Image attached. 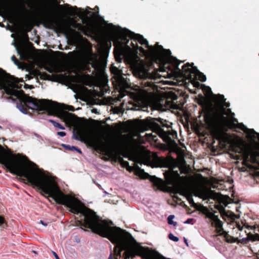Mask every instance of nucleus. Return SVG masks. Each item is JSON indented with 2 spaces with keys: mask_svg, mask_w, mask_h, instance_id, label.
<instances>
[{
  "mask_svg": "<svg viewBox=\"0 0 259 259\" xmlns=\"http://www.w3.org/2000/svg\"><path fill=\"white\" fill-rule=\"evenodd\" d=\"M52 101L47 99H37L26 95L23 92L19 102H17V108L22 113L27 114L30 109L38 112H46L49 115L60 118L67 125L74 123L77 118L74 114L59 109L50 103Z\"/></svg>",
  "mask_w": 259,
  "mask_h": 259,
  "instance_id": "nucleus-1",
  "label": "nucleus"
},
{
  "mask_svg": "<svg viewBox=\"0 0 259 259\" xmlns=\"http://www.w3.org/2000/svg\"><path fill=\"white\" fill-rule=\"evenodd\" d=\"M73 138L82 142H88L96 151L105 156L103 159L108 160L109 158L117 159L121 164L124 159L118 155L117 151V143L111 141L106 143L97 136L89 137L85 131L78 127L73 131Z\"/></svg>",
  "mask_w": 259,
  "mask_h": 259,
  "instance_id": "nucleus-2",
  "label": "nucleus"
},
{
  "mask_svg": "<svg viewBox=\"0 0 259 259\" xmlns=\"http://www.w3.org/2000/svg\"><path fill=\"white\" fill-rule=\"evenodd\" d=\"M213 139L218 140L220 144L225 146L227 144H231L232 151L239 154H242L244 160L243 164L245 165L250 156L251 162L256 163L257 158L259 157V152L248 148L244 141L239 139L238 141L234 142L230 135L219 126H214L211 131Z\"/></svg>",
  "mask_w": 259,
  "mask_h": 259,
  "instance_id": "nucleus-3",
  "label": "nucleus"
},
{
  "mask_svg": "<svg viewBox=\"0 0 259 259\" xmlns=\"http://www.w3.org/2000/svg\"><path fill=\"white\" fill-rule=\"evenodd\" d=\"M20 82H23V80L15 77L0 68V90H3L6 94L10 96L8 99L16 102V104L17 102H19L24 92L17 90L20 89L22 87V84H19Z\"/></svg>",
  "mask_w": 259,
  "mask_h": 259,
  "instance_id": "nucleus-4",
  "label": "nucleus"
},
{
  "mask_svg": "<svg viewBox=\"0 0 259 259\" xmlns=\"http://www.w3.org/2000/svg\"><path fill=\"white\" fill-rule=\"evenodd\" d=\"M147 125L148 127L158 135L163 141L169 143L171 137L177 135V133L172 130L171 126L168 125L166 120L158 118L147 119Z\"/></svg>",
  "mask_w": 259,
  "mask_h": 259,
  "instance_id": "nucleus-5",
  "label": "nucleus"
},
{
  "mask_svg": "<svg viewBox=\"0 0 259 259\" xmlns=\"http://www.w3.org/2000/svg\"><path fill=\"white\" fill-rule=\"evenodd\" d=\"M135 33L126 28L121 29L120 32V38L121 41L117 40L114 44V54L116 60L121 62L125 57L126 50L131 49L128 46L130 39L133 40Z\"/></svg>",
  "mask_w": 259,
  "mask_h": 259,
  "instance_id": "nucleus-6",
  "label": "nucleus"
},
{
  "mask_svg": "<svg viewBox=\"0 0 259 259\" xmlns=\"http://www.w3.org/2000/svg\"><path fill=\"white\" fill-rule=\"evenodd\" d=\"M171 61L172 63L175 65L176 69L179 70V73L184 78L188 79H191L193 78V76H197L198 79L204 82L206 80L205 75L200 71L198 70L196 67H191V64L189 63L184 65L182 67V69H181L179 68V64L182 62L178 59L174 57H171ZM193 65V63H192Z\"/></svg>",
  "mask_w": 259,
  "mask_h": 259,
  "instance_id": "nucleus-7",
  "label": "nucleus"
},
{
  "mask_svg": "<svg viewBox=\"0 0 259 259\" xmlns=\"http://www.w3.org/2000/svg\"><path fill=\"white\" fill-rule=\"evenodd\" d=\"M156 49H157V53L155 55H152V56H155L160 54L161 52H164V54L165 56H167L168 58L166 59H163L161 60V64L160 67L161 71H169L171 70L170 64L173 65L175 71L179 72V70L176 69L175 65L172 63L171 61V57L173 56H170L171 52L169 50L164 49L162 46H160L158 43L156 45ZM176 59H177L176 58Z\"/></svg>",
  "mask_w": 259,
  "mask_h": 259,
  "instance_id": "nucleus-8",
  "label": "nucleus"
},
{
  "mask_svg": "<svg viewBox=\"0 0 259 259\" xmlns=\"http://www.w3.org/2000/svg\"><path fill=\"white\" fill-rule=\"evenodd\" d=\"M135 172L136 175L140 177L142 179H149L150 182L153 184L157 187L159 189H162L164 186V181L159 178H157L155 176H151L148 173L144 171V170L141 169L139 166H136Z\"/></svg>",
  "mask_w": 259,
  "mask_h": 259,
  "instance_id": "nucleus-9",
  "label": "nucleus"
},
{
  "mask_svg": "<svg viewBox=\"0 0 259 259\" xmlns=\"http://www.w3.org/2000/svg\"><path fill=\"white\" fill-rule=\"evenodd\" d=\"M210 219H211L212 222H211V225L212 226H214L216 228V231L218 233L220 234V235H224L225 238H226L227 242H233L234 241H230L227 239V236L228 235L227 233L224 231L223 228V223L219 219L217 215H215L214 214H211L210 216L209 217Z\"/></svg>",
  "mask_w": 259,
  "mask_h": 259,
  "instance_id": "nucleus-10",
  "label": "nucleus"
},
{
  "mask_svg": "<svg viewBox=\"0 0 259 259\" xmlns=\"http://www.w3.org/2000/svg\"><path fill=\"white\" fill-rule=\"evenodd\" d=\"M133 40L135 41L136 43H137V41H138L141 45H145V47L148 49L149 54L151 55H155L157 53V49H156V47L153 46H150L147 40L144 38L143 35L135 33Z\"/></svg>",
  "mask_w": 259,
  "mask_h": 259,
  "instance_id": "nucleus-11",
  "label": "nucleus"
},
{
  "mask_svg": "<svg viewBox=\"0 0 259 259\" xmlns=\"http://www.w3.org/2000/svg\"><path fill=\"white\" fill-rule=\"evenodd\" d=\"M76 29L80 31L84 35L90 36L91 34L94 33V28L92 24L83 25L80 23H77Z\"/></svg>",
  "mask_w": 259,
  "mask_h": 259,
  "instance_id": "nucleus-12",
  "label": "nucleus"
},
{
  "mask_svg": "<svg viewBox=\"0 0 259 259\" xmlns=\"http://www.w3.org/2000/svg\"><path fill=\"white\" fill-rule=\"evenodd\" d=\"M180 178V176L177 171H172L166 176V179L169 185L174 186L178 184Z\"/></svg>",
  "mask_w": 259,
  "mask_h": 259,
  "instance_id": "nucleus-13",
  "label": "nucleus"
},
{
  "mask_svg": "<svg viewBox=\"0 0 259 259\" xmlns=\"http://www.w3.org/2000/svg\"><path fill=\"white\" fill-rule=\"evenodd\" d=\"M218 116V113L208 111L205 113V121L208 124H214L217 122Z\"/></svg>",
  "mask_w": 259,
  "mask_h": 259,
  "instance_id": "nucleus-14",
  "label": "nucleus"
},
{
  "mask_svg": "<svg viewBox=\"0 0 259 259\" xmlns=\"http://www.w3.org/2000/svg\"><path fill=\"white\" fill-rule=\"evenodd\" d=\"M178 99L177 95L174 93H169L165 100V104L166 107H169L172 104L175 100H177Z\"/></svg>",
  "mask_w": 259,
  "mask_h": 259,
  "instance_id": "nucleus-15",
  "label": "nucleus"
},
{
  "mask_svg": "<svg viewBox=\"0 0 259 259\" xmlns=\"http://www.w3.org/2000/svg\"><path fill=\"white\" fill-rule=\"evenodd\" d=\"M63 146L65 148V149L70 150V151H76L78 153L81 154L82 152L80 149L74 146H70L68 145L63 144Z\"/></svg>",
  "mask_w": 259,
  "mask_h": 259,
  "instance_id": "nucleus-16",
  "label": "nucleus"
},
{
  "mask_svg": "<svg viewBox=\"0 0 259 259\" xmlns=\"http://www.w3.org/2000/svg\"><path fill=\"white\" fill-rule=\"evenodd\" d=\"M207 195L210 198L215 199L218 197L219 193L213 190H209L208 192Z\"/></svg>",
  "mask_w": 259,
  "mask_h": 259,
  "instance_id": "nucleus-17",
  "label": "nucleus"
},
{
  "mask_svg": "<svg viewBox=\"0 0 259 259\" xmlns=\"http://www.w3.org/2000/svg\"><path fill=\"white\" fill-rule=\"evenodd\" d=\"M7 226V223L5 218L3 216L0 215V227L2 229H5L6 228Z\"/></svg>",
  "mask_w": 259,
  "mask_h": 259,
  "instance_id": "nucleus-18",
  "label": "nucleus"
},
{
  "mask_svg": "<svg viewBox=\"0 0 259 259\" xmlns=\"http://www.w3.org/2000/svg\"><path fill=\"white\" fill-rule=\"evenodd\" d=\"M120 165L123 167H125L126 169L130 171H131L133 170V167L130 166L129 163L127 161H123L122 163L120 164Z\"/></svg>",
  "mask_w": 259,
  "mask_h": 259,
  "instance_id": "nucleus-19",
  "label": "nucleus"
},
{
  "mask_svg": "<svg viewBox=\"0 0 259 259\" xmlns=\"http://www.w3.org/2000/svg\"><path fill=\"white\" fill-rule=\"evenodd\" d=\"M49 121L51 122L55 127L61 130H65V127L63 125H62L60 123L54 121V120L50 119Z\"/></svg>",
  "mask_w": 259,
  "mask_h": 259,
  "instance_id": "nucleus-20",
  "label": "nucleus"
},
{
  "mask_svg": "<svg viewBox=\"0 0 259 259\" xmlns=\"http://www.w3.org/2000/svg\"><path fill=\"white\" fill-rule=\"evenodd\" d=\"M187 200L192 207H196L197 204L194 202L192 196L190 195L187 197Z\"/></svg>",
  "mask_w": 259,
  "mask_h": 259,
  "instance_id": "nucleus-21",
  "label": "nucleus"
},
{
  "mask_svg": "<svg viewBox=\"0 0 259 259\" xmlns=\"http://www.w3.org/2000/svg\"><path fill=\"white\" fill-rule=\"evenodd\" d=\"M174 215H170L169 216H168L167 218V223L169 225H172L174 226H176L177 225V223L173 221L172 220L174 218Z\"/></svg>",
  "mask_w": 259,
  "mask_h": 259,
  "instance_id": "nucleus-22",
  "label": "nucleus"
},
{
  "mask_svg": "<svg viewBox=\"0 0 259 259\" xmlns=\"http://www.w3.org/2000/svg\"><path fill=\"white\" fill-rule=\"evenodd\" d=\"M216 99L218 102H220L221 104H223L226 101V99H225L224 95L220 94H219L217 96H216Z\"/></svg>",
  "mask_w": 259,
  "mask_h": 259,
  "instance_id": "nucleus-23",
  "label": "nucleus"
},
{
  "mask_svg": "<svg viewBox=\"0 0 259 259\" xmlns=\"http://www.w3.org/2000/svg\"><path fill=\"white\" fill-rule=\"evenodd\" d=\"M134 47L136 48V51L139 50L141 53L143 54H146L147 52L142 47H139L137 43H136Z\"/></svg>",
  "mask_w": 259,
  "mask_h": 259,
  "instance_id": "nucleus-24",
  "label": "nucleus"
},
{
  "mask_svg": "<svg viewBox=\"0 0 259 259\" xmlns=\"http://www.w3.org/2000/svg\"><path fill=\"white\" fill-rule=\"evenodd\" d=\"M168 238L169 239L174 241H175V242H178L179 241V238L176 237V236H175L172 234L171 233H170L169 235H168Z\"/></svg>",
  "mask_w": 259,
  "mask_h": 259,
  "instance_id": "nucleus-25",
  "label": "nucleus"
},
{
  "mask_svg": "<svg viewBox=\"0 0 259 259\" xmlns=\"http://www.w3.org/2000/svg\"><path fill=\"white\" fill-rule=\"evenodd\" d=\"M50 77V75L46 73H43L41 75V78L44 79H47Z\"/></svg>",
  "mask_w": 259,
  "mask_h": 259,
  "instance_id": "nucleus-26",
  "label": "nucleus"
},
{
  "mask_svg": "<svg viewBox=\"0 0 259 259\" xmlns=\"http://www.w3.org/2000/svg\"><path fill=\"white\" fill-rule=\"evenodd\" d=\"M253 236L254 237V238H255V239H253V241H259V234L256 233V234H254V235Z\"/></svg>",
  "mask_w": 259,
  "mask_h": 259,
  "instance_id": "nucleus-27",
  "label": "nucleus"
},
{
  "mask_svg": "<svg viewBox=\"0 0 259 259\" xmlns=\"http://www.w3.org/2000/svg\"><path fill=\"white\" fill-rule=\"evenodd\" d=\"M236 126L242 130H244V128H246L242 123H238L237 125H236Z\"/></svg>",
  "mask_w": 259,
  "mask_h": 259,
  "instance_id": "nucleus-28",
  "label": "nucleus"
},
{
  "mask_svg": "<svg viewBox=\"0 0 259 259\" xmlns=\"http://www.w3.org/2000/svg\"><path fill=\"white\" fill-rule=\"evenodd\" d=\"M57 135L61 137H64L66 136V134L65 132H58L57 133Z\"/></svg>",
  "mask_w": 259,
  "mask_h": 259,
  "instance_id": "nucleus-29",
  "label": "nucleus"
},
{
  "mask_svg": "<svg viewBox=\"0 0 259 259\" xmlns=\"http://www.w3.org/2000/svg\"><path fill=\"white\" fill-rule=\"evenodd\" d=\"M65 109L72 111H73L74 110V108L72 106L68 105Z\"/></svg>",
  "mask_w": 259,
  "mask_h": 259,
  "instance_id": "nucleus-30",
  "label": "nucleus"
},
{
  "mask_svg": "<svg viewBox=\"0 0 259 259\" xmlns=\"http://www.w3.org/2000/svg\"><path fill=\"white\" fill-rule=\"evenodd\" d=\"M253 235H254L253 234H249L248 235V236H247V237H248V239L249 240H251V241H253V239H255L254 237L253 236Z\"/></svg>",
  "mask_w": 259,
  "mask_h": 259,
  "instance_id": "nucleus-31",
  "label": "nucleus"
},
{
  "mask_svg": "<svg viewBox=\"0 0 259 259\" xmlns=\"http://www.w3.org/2000/svg\"><path fill=\"white\" fill-rule=\"evenodd\" d=\"M193 221V219H188L184 223L185 224H192Z\"/></svg>",
  "mask_w": 259,
  "mask_h": 259,
  "instance_id": "nucleus-32",
  "label": "nucleus"
},
{
  "mask_svg": "<svg viewBox=\"0 0 259 259\" xmlns=\"http://www.w3.org/2000/svg\"><path fill=\"white\" fill-rule=\"evenodd\" d=\"M17 52H18V54L20 56H21L23 54V50L22 49L18 48H17Z\"/></svg>",
  "mask_w": 259,
  "mask_h": 259,
  "instance_id": "nucleus-33",
  "label": "nucleus"
},
{
  "mask_svg": "<svg viewBox=\"0 0 259 259\" xmlns=\"http://www.w3.org/2000/svg\"><path fill=\"white\" fill-rule=\"evenodd\" d=\"M135 42H136L135 41ZM135 44L136 43H134L133 41H131V43H130V45H128L130 47L131 46L133 49L135 50L136 49V47H134L135 46Z\"/></svg>",
  "mask_w": 259,
  "mask_h": 259,
  "instance_id": "nucleus-34",
  "label": "nucleus"
},
{
  "mask_svg": "<svg viewBox=\"0 0 259 259\" xmlns=\"http://www.w3.org/2000/svg\"><path fill=\"white\" fill-rule=\"evenodd\" d=\"M12 60L14 62L15 64H17L18 63V60L15 56H13L12 57Z\"/></svg>",
  "mask_w": 259,
  "mask_h": 259,
  "instance_id": "nucleus-35",
  "label": "nucleus"
},
{
  "mask_svg": "<svg viewBox=\"0 0 259 259\" xmlns=\"http://www.w3.org/2000/svg\"><path fill=\"white\" fill-rule=\"evenodd\" d=\"M180 205L185 207H187V206L185 204L184 202L183 201L180 202Z\"/></svg>",
  "mask_w": 259,
  "mask_h": 259,
  "instance_id": "nucleus-36",
  "label": "nucleus"
},
{
  "mask_svg": "<svg viewBox=\"0 0 259 259\" xmlns=\"http://www.w3.org/2000/svg\"><path fill=\"white\" fill-rule=\"evenodd\" d=\"M53 253L56 259H60L58 254L54 251H53Z\"/></svg>",
  "mask_w": 259,
  "mask_h": 259,
  "instance_id": "nucleus-37",
  "label": "nucleus"
},
{
  "mask_svg": "<svg viewBox=\"0 0 259 259\" xmlns=\"http://www.w3.org/2000/svg\"><path fill=\"white\" fill-rule=\"evenodd\" d=\"M224 103V106H226V107H228L230 106V103H226L225 101Z\"/></svg>",
  "mask_w": 259,
  "mask_h": 259,
  "instance_id": "nucleus-38",
  "label": "nucleus"
},
{
  "mask_svg": "<svg viewBox=\"0 0 259 259\" xmlns=\"http://www.w3.org/2000/svg\"><path fill=\"white\" fill-rule=\"evenodd\" d=\"M174 198L176 199L177 202H180L182 201L181 199L179 198L178 196H175Z\"/></svg>",
  "mask_w": 259,
  "mask_h": 259,
  "instance_id": "nucleus-39",
  "label": "nucleus"
},
{
  "mask_svg": "<svg viewBox=\"0 0 259 259\" xmlns=\"http://www.w3.org/2000/svg\"><path fill=\"white\" fill-rule=\"evenodd\" d=\"M40 224H41L42 225H44L45 226H47V223H45L42 221H40Z\"/></svg>",
  "mask_w": 259,
  "mask_h": 259,
  "instance_id": "nucleus-40",
  "label": "nucleus"
},
{
  "mask_svg": "<svg viewBox=\"0 0 259 259\" xmlns=\"http://www.w3.org/2000/svg\"><path fill=\"white\" fill-rule=\"evenodd\" d=\"M238 228L239 230L241 231L242 230L243 227H241L240 225H238Z\"/></svg>",
  "mask_w": 259,
  "mask_h": 259,
  "instance_id": "nucleus-41",
  "label": "nucleus"
},
{
  "mask_svg": "<svg viewBox=\"0 0 259 259\" xmlns=\"http://www.w3.org/2000/svg\"><path fill=\"white\" fill-rule=\"evenodd\" d=\"M70 9L71 10L74 9L75 10H77L78 9V8L76 7H70Z\"/></svg>",
  "mask_w": 259,
  "mask_h": 259,
  "instance_id": "nucleus-42",
  "label": "nucleus"
},
{
  "mask_svg": "<svg viewBox=\"0 0 259 259\" xmlns=\"http://www.w3.org/2000/svg\"><path fill=\"white\" fill-rule=\"evenodd\" d=\"M93 112L96 113H97V110L96 109H93Z\"/></svg>",
  "mask_w": 259,
  "mask_h": 259,
  "instance_id": "nucleus-43",
  "label": "nucleus"
},
{
  "mask_svg": "<svg viewBox=\"0 0 259 259\" xmlns=\"http://www.w3.org/2000/svg\"><path fill=\"white\" fill-rule=\"evenodd\" d=\"M92 14L94 16H97V15H98V14H97V13H95V12H92Z\"/></svg>",
  "mask_w": 259,
  "mask_h": 259,
  "instance_id": "nucleus-44",
  "label": "nucleus"
},
{
  "mask_svg": "<svg viewBox=\"0 0 259 259\" xmlns=\"http://www.w3.org/2000/svg\"><path fill=\"white\" fill-rule=\"evenodd\" d=\"M84 40H85L88 43H89V44L91 46V44L90 42H89V41L87 40V39L86 38H84Z\"/></svg>",
  "mask_w": 259,
  "mask_h": 259,
  "instance_id": "nucleus-45",
  "label": "nucleus"
},
{
  "mask_svg": "<svg viewBox=\"0 0 259 259\" xmlns=\"http://www.w3.org/2000/svg\"><path fill=\"white\" fill-rule=\"evenodd\" d=\"M184 241H185V243L186 244V245L188 246V242H187V239H186L185 238L184 239Z\"/></svg>",
  "mask_w": 259,
  "mask_h": 259,
  "instance_id": "nucleus-46",
  "label": "nucleus"
},
{
  "mask_svg": "<svg viewBox=\"0 0 259 259\" xmlns=\"http://www.w3.org/2000/svg\"><path fill=\"white\" fill-rule=\"evenodd\" d=\"M155 138H156V136H153L152 137V140H154V141H156V139H155Z\"/></svg>",
  "mask_w": 259,
  "mask_h": 259,
  "instance_id": "nucleus-47",
  "label": "nucleus"
},
{
  "mask_svg": "<svg viewBox=\"0 0 259 259\" xmlns=\"http://www.w3.org/2000/svg\"><path fill=\"white\" fill-rule=\"evenodd\" d=\"M256 256L258 259H259V250L258 252L256 253Z\"/></svg>",
  "mask_w": 259,
  "mask_h": 259,
  "instance_id": "nucleus-48",
  "label": "nucleus"
},
{
  "mask_svg": "<svg viewBox=\"0 0 259 259\" xmlns=\"http://www.w3.org/2000/svg\"><path fill=\"white\" fill-rule=\"evenodd\" d=\"M90 54H91V55H92V52L91 49L90 50Z\"/></svg>",
  "mask_w": 259,
  "mask_h": 259,
  "instance_id": "nucleus-49",
  "label": "nucleus"
},
{
  "mask_svg": "<svg viewBox=\"0 0 259 259\" xmlns=\"http://www.w3.org/2000/svg\"><path fill=\"white\" fill-rule=\"evenodd\" d=\"M48 71H49L50 72H51V73H52V71L51 69H50V70H48Z\"/></svg>",
  "mask_w": 259,
  "mask_h": 259,
  "instance_id": "nucleus-50",
  "label": "nucleus"
},
{
  "mask_svg": "<svg viewBox=\"0 0 259 259\" xmlns=\"http://www.w3.org/2000/svg\"><path fill=\"white\" fill-rule=\"evenodd\" d=\"M228 111L231 112V110L230 109H227Z\"/></svg>",
  "mask_w": 259,
  "mask_h": 259,
  "instance_id": "nucleus-51",
  "label": "nucleus"
},
{
  "mask_svg": "<svg viewBox=\"0 0 259 259\" xmlns=\"http://www.w3.org/2000/svg\"><path fill=\"white\" fill-rule=\"evenodd\" d=\"M234 120L235 121H236V122L237 121V119L236 118H234Z\"/></svg>",
  "mask_w": 259,
  "mask_h": 259,
  "instance_id": "nucleus-52",
  "label": "nucleus"
},
{
  "mask_svg": "<svg viewBox=\"0 0 259 259\" xmlns=\"http://www.w3.org/2000/svg\"><path fill=\"white\" fill-rule=\"evenodd\" d=\"M223 110L225 111V108L224 107H223Z\"/></svg>",
  "mask_w": 259,
  "mask_h": 259,
  "instance_id": "nucleus-53",
  "label": "nucleus"
},
{
  "mask_svg": "<svg viewBox=\"0 0 259 259\" xmlns=\"http://www.w3.org/2000/svg\"><path fill=\"white\" fill-rule=\"evenodd\" d=\"M65 6H68V7L69 6V5L67 4H66Z\"/></svg>",
  "mask_w": 259,
  "mask_h": 259,
  "instance_id": "nucleus-54",
  "label": "nucleus"
}]
</instances>
